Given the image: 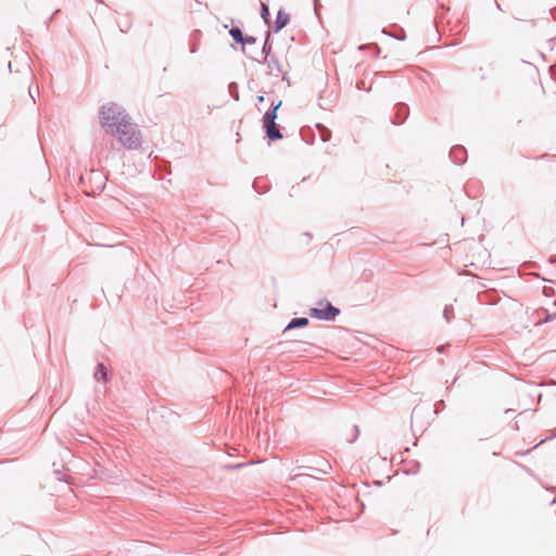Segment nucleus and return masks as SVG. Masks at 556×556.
I'll return each mask as SVG.
<instances>
[{"label":"nucleus","instance_id":"obj_1","mask_svg":"<svg viewBox=\"0 0 556 556\" xmlns=\"http://www.w3.org/2000/svg\"><path fill=\"white\" fill-rule=\"evenodd\" d=\"M129 116L125 111L115 103L103 105L100 112V121L102 127L109 134H114V129L121 127V124L126 123Z\"/></svg>","mask_w":556,"mask_h":556},{"label":"nucleus","instance_id":"obj_2","mask_svg":"<svg viewBox=\"0 0 556 556\" xmlns=\"http://www.w3.org/2000/svg\"><path fill=\"white\" fill-rule=\"evenodd\" d=\"M112 136L116 137L128 149H137L141 146V134L137 127L131 124L130 118L126 123L121 124V127L114 129Z\"/></svg>","mask_w":556,"mask_h":556},{"label":"nucleus","instance_id":"obj_3","mask_svg":"<svg viewBox=\"0 0 556 556\" xmlns=\"http://www.w3.org/2000/svg\"><path fill=\"white\" fill-rule=\"evenodd\" d=\"M281 103L276 105L273 111H269L264 116V126L266 128V135L270 140H277L282 138V135L280 134L279 129L277 128V125L275 123L276 118V112Z\"/></svg>","mask_w":556,"mask_h":556},{"label":"nucleus","instance_id":"obj_4","mask_svg":"<svg viewBox=\"0 0 556 556\" xmlns=\"http://www.w3.org/2000/svg\"><path fill=\"white\" fill-rule=\"evenodd\" d=\"M339 314V309L328 304L325 309L312 308L311 316L320 319H333Z\"/></svg>","mask_w":556,"mask_h":556},{"label":"nucleus","instance_id":"obj_5","mask_svg":"<svg viewBox=\"0 0 556 556\" xmlns=\"http://www.w3.org/2000/svg\"><path fill=\"white\" fill-rule=\"evenodd\" d=\"M290 16L285 11H279L275 21V30L278 31L289 23Z\"/></svg>","mask_w":556,"mask_h":556},{"label":"nucleus","instance_id":"obj_6","mask_svg":"<svg viewBox=\"0 0 556 556\" xmlns=\"http://www.w3.org/2000/svg\"><path fill=\"white\" fill-rule=\"evenodd\" d=\"M307 325H308V319L307 318H305V317L294 318L287 326L286 330L298 328V327H305Z\"/></svg>","mask_w":556,"mask_h":556},{"label":"nucleus","instance_id":"obj_7","mask_svg":"<svg viewBox=\"0 0 556 556\" xmlns=\"http://www.w3.org/2000/svg\"><path fill=\"white\" fill-rule=\"evenodd\" d=\"M94 378L97 380H102L104 382L108 380L106 368L102 364L98 365L97 370L94 372Z\"/></svg>","mask_w":556,"mask_h":556},{"label":"nucleus","instance_id":"obj_8","mask_svg":"<svg viewBox=\"0 0 556 556\" xmlns=\"http://www.w3.org/2000/svg\"><path fill=\"white\" fill-rule=\"evenodd\" d=\"M118 25L121 27L122 33L128 31L131 27V21H130L129 16L123 15L121 17V21L118 22Z\"/></svg>","mask_w":556,"mask_h":556},{"label":"nucleus","instance_id":"obj_9","mask_svg":"<svg viewBox=\"0 0 556 556\" xmlns=\"http://www.w3.org/2000/svg\"><path fill=\"white\" fill-rule=\"evenodd\" d=\"M229 34L231 35V37L237 41V42H240L242 43L243 42V37H242V33L239 28H231Z\"/></svg>","mask_w":556,"mask_h":556},{"label":"nucleus","instance_id":"obj_10","mask_svg":"<svg viewBox=\"0 0 556 556\" xmlns=\"http://www.w3.org/2000/svg\"><path fill=\"white\" fill-rule=\"evenodd\" d=\"M357 88H358V89H363V88H364V84H361V85L358 84V85H357Z\"/></svg>","mask_w":556,"mask_h":556}]
</instances>
